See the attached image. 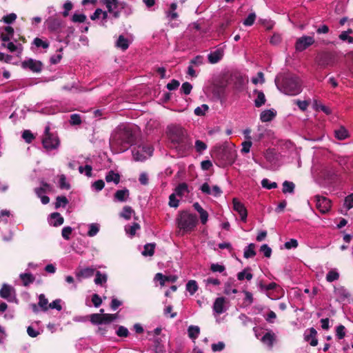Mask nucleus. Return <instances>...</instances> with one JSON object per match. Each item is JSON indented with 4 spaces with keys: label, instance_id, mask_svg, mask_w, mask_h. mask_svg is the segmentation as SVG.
<instances>
[{
    "label": "nucleus",
    "instance_id": "1",
    "mask_svg": "<svg viewBox=\"0 0 353 353\" xmlns=\"http://www.w3.org/2000/svg\"><path fill=\"white\" fill-rule=\"evenodd\" d=\"M137 137L134 130L129 125H119L112 134L110 146L114 153H121L135 144Z\"/></svg>",
    "mask_w": 353,
    "mask_h": 353
},
{
    "label": "nucleus",
    "instance_id": "2",
    "mask_svg": "<svg viewBox=\"0 0 353 353\" xmlns=\"http://www.w3.org/2000/svg\"><path fill=\"white\" fill-rule=\"evenodd\" d=\"M168 136L171 143L174 145L179 154L185 156L192 148L191 139L186 130L180 125L168 127Z\"/></svg>",
    "mask_w": 353,
    "mask_h": 353
},
{
    "label": "nucleus",
    "instance_id": "3",
    "mask_svg": "<svg viewBox=\"0 0 353 353\" xmlns=\"http://www.w3.org/2000/svg\"><path fill=\"white\" fill-rule=\"evenodd\" d=\"M211 156L217 166L224 168L234 162L236 152L233 146L225 143L215 145L211 152Z\"/></svg>",
    "mask_w": 353,
    "mask_h": 353
},
{
    "label": "nucleus",
    "instance_id": "4",
    "mask_svg": "<svg viewBox=\"0 0 353 353\" xmlns=\"http://www.w3.org/2000/svg\"><path fill=\"white\" fill-rule=\"evenodd\" d=\"M176 222L177 227L183 232V234L190 233L194 231L198 223L196 214L182 211L178 214Z\"/></svg>",
    "mask_w": 353,
    "mask_h": 353
},
{
    "label": "nucleus",
    "instance_id": "5",
    "mask_svg": "<svg viewBox=\"0 0 353 353\" xmlns=\"http://www.w3.org/2000/svg\"><path fill=\"white\" fill-rule=\"evenodd\" d=\"M281 90L285 94L290 96L299 94L302 90L299 79L294 75H286L282 81Z\"/></svg>",
    "mask_w": 353,
    "mask_h": 353
},
{
    "label": "nucleus",
    "instance_id": "6",
    "mask_svg": "<svg viewBox=\"0 0 353 353\" xmlns=\"http://www.w3.org/2000/svg\"><path fill=\"white\" fill-rule=\"evenodd\" d=\"M336 61V56L330 52L319 53L315 57V63L321 69L332 67Z\"/></svg>",
    "mask_w": 353,
    "mask_h": 353
},
{
    "label": "nucleus",
    "instance_id": "7",
    "mask_svg": "<svg viewBox=\"0 0 353 353\" xmlns=\"http://www.w3.org/2000/svg\"><path fill=\"white\" fill-rule=\"evenodd\" d=\"M42 144L46 150L57 149L59 145V139L57 136L50 132V128L47 125L45 128L44 134L42 138Z\"/></svg>",
    "mask_w": 353,
    "mask_h": 353
},
{
    "label": "nucleus",
    "instance_id": "8",
    "mask_svg": "<svg viewBox=\"0 0 353 353\" xmlns=\"http://www.w3.org/2000/svg\"><path fill=\"white\" fill-rule=\"evenodd\" d=\"M314 42V39L311 36L301 37L296 39L295 50L298 52H302L313 45Z\"/></svg>",
    "mask_w": 353,
    "mask_h": 353
},
{
    "label": "nucleus",
    "instance_id": "9",
    "mask_svg": "<svg viewBox=\"0 0 353 353\" xmlns=\"http://www.w3.org/2000/svg\"><path fill=\"white\" fill-rule=\"evenodd\" d=\"M316 208L323 214L328 212L331 208V201L323 196H314Z\"/></svg>",
    "mask_w": 353,
    "mask_h": 353
},
{
    "label": "nucleus",
    "instance_id": "10",
    "mask_svg": "<svg viewBox=\"0 0 353 353\" xmlns=\"http://www.w3.org/2000/svg\"><path fill=\"white\" fill-rule=\"evenodd\" d=\"M21 66L24 69L28 68L33 72L39 73L42 71L43 65L40 61L29 59L28 60L23 61L21 63Z\"/></svg>",
    "mask_w": 353,
    "mask_h": 353
},
{
    "label": "nucleus",
    "instance_id": "11",
    "mask_svg": "<svg viewBox=\"0 0 353 353\" xmlns=\"http://www.w3.org/2000/svg\"><path fill=\"white\" fill-rule=\"evenodd\" d=\"M233 209L236 211L240 216L241 220L245 222L248 216V211L245 208L244 205L241 203L236 198L232 199Z\"/></svg>",
    "mask_w": 353,
    "mask_h": 353
},
{
    "label": "nucleus",
    "instance_id": "12",
    "mask_svg": "<svg viewBox=\"0 0 353 353\" xmlns=\"http://www.w3.org/2000/svg\"><path fill=\"white\" fill-rule=\"evenodd\" d=\"M317 332L314 327H311L305 330L304 333V339L305 341L309 342L310 345L316 346L318 340L316 339Z\"/></svg>",
    "mask_w": 353,
    "mask_h": 353
},
{
    "label": "nucleus",
    "instance_id": "13",
    "mask_svg": "<svg viewBox=\"0 0 353 353\" xmlns=\"http://www.w3.org/2000/svg\"><path fill=\"white\" fill-rule=\"evenodd\" d=\"M49 223L54 227L61 225L64 222L63 217L59 212H53L50 214Z\"/></svg>",
    "mask_w": 353,
    "mask_h": 353
},
{
    "label": "nucleus",
    "instance_id": "14",
    "mask_svg": "<svg viewBox=\"0 0 353 353\" xmlns=\"http://www.w3.org/2000/svg\"><path fill=\"white\" fill-rule=\"evenodd\" d=\"M223 57V50L219 48L215 51L210 53L208 56V61L210 63L214 64L218 63Z\"/></svg>",
    "mask_w": 353,
    "mask_h": 353
},
{
    "label": "nucleus",
    "instance_id": "15",
    "mask_svg": "<svg viewBox=\"0 0 353 353\" xmlns=\"http://www.w3.org/2000/svg\"><path fill=\"white\" fill-rule=\"evenodd\" d=\"M61 21L57 18H50L48 21V28L51 32H58L61 30Z\"/></svg>",
    "mask_w": 353,
    "mask_h": 353
},
{
    "label": "nucleus",
    "instance_id": "16",
    "mask_svg": "<svg viewBox=\"0 0 353 353\" xmlns=\"http://www.w3.org/2000/svg\"><path fill=\"white\" fill-rule=\"evenodd\" d=\"M52 191V185L43 181H41V187L34 188V192L37 196H41L43 194L51 192Z\"/></svg>",
    "mask_w": 353,
    "mask_h": 353
},
{
    "label": "nucleus",
    "instance_id": "17",
    "mask_svg": "<svg viewBox=\"0 0 353 353\" xmlns=\"http://www.w3.org/2000/svg\"><path fill=\"white\" fill-rule=\"evenodd\" d=\"M193 207L194 210L199 212L201 223L203 225L205 224L208 219V212L205 210L198 202L194 203Z\"/></svg>",
    "mask_w": 353,
    "mask_h": 353
},
{
    "label": "nucleus",
    "instance_id": "18",
    "mask_svg": "<svg viewBox=\"0 0 353 353\" xmlns=\"http://www.w3.org/2000/svg\"><path fill=\"white\" fill-rule=\"evenodd\" d=\"M225 302V299L224 297H218L215 299L213 304V310L214 311L220 314L224 312V304Z\"/></svg>",
    "mask_w": 353,
    "mask_h": 353
},
{
    "label": "nucleus",
    "instance_id": "19",
    "mask_svg": "<svg viewBox=\"0 0 353 353\" xmlns=\"http://www.w3.org/2000/svg\"><path fill=\"white\" fill-rule=\"evenodd\" d=\"M129 190L127 188H124L123 190H119L116 191V192L114 194V199L115 201L119 202H124L127 201L128 198L129 197Z\"/></svg>",
    "mask_w": 353,
    "mask_h": 353
},
{
    "label": "nucleus",
    "instance_id": "20",
    "mask_svg": "<svg viewBox=\"0 0 353 353\" xmlns=\"http://www.w3.org/2000/svg\"><path fill=\"white\" fill-rule=\"evenodd\" d=\"M178 277L176 275L165 276L161 273H157L155 275V279L160 281L161 285H164L166 281L174 283Z\"/></svg>",
    "mask_w": 353,
    "mask_h": 353
},
{
    "label": "nucleus",
    "instance_id": "21",
    "mask_svg": "<svg viewBox=\"0 0 353 353\" xmlns=\"http://www.w3.org/2000/svg\"><path fill=\"white\" fill-rule=\"evenodd\" d=\"M276 115V112L273 109L266 110L261 112L260 114V119L262 122H269L271 121Z\"/></svg>",
    "mask_w": 353,
    "mask_h": 353
},
{
    "label": "nucleus",
    "instance_id": "22",
    "mask_svg": "<svg viewBox=\"0 0 353 353\" xmlns=\"http://www.w3.org/2000/svg\"><path fill=\"white\" fill-rule=\"evenodd\" d=\"M254 93L257 95L256 99L254 100V105L256 108H260L266 102L265 94L261 90H254Z\"/></svg>",
    "mask_w": 353,
    "mask_h": 353
},
{
    "label": "nucleus",
    "instance_id": "23",
    "mask_svg": "<svg viewBox=\"0 0 353 353\" xmlns=\"http://www.w3.org/2000/svg\"><path fill=\"white\" fill-rule=\"evenodd\" d=\"M95 269L94 268H85L81 270L77 273V276L79 278H89L94 275Z\"/></svg>",
    "mask_w": 353,
    "mask_h": 353
},
{
    "label": "nucleus",
    "instance_id": "24",
    "mask_svg": "<svg viewBox=\"0 0 353 353\" xmlns=\"http://www.w3.org/2000/svg\"><path fill=\"white\" fill-rule=\"evenodd\" d=\"M105 181L108 183L114 182L115 184H118L120 182V175L119 173H116L114 171L110 170L105 176Z\"/></svg>",
    "mask_w": 353,
    "mask_h": 353
},
{
    "label": "nucleus",
    "instance_id": "25",
    "mask_svg": "<svg viewBox=\"0 0 353 353\" xmlns=\"http://www.w3.org/2000/svg\"><path fill=\"white\" fill-rule=\"evenodd\" d=\"M13 288L8 284H3L0 290V296L3 299H8L10 295Z\"/></svg>",
    "mask_w": 353,
    "mask_h": 353
},
{
    "label": "nucleus",
    "instance_id": "26",
    "mask_svg": "<svg viewBox=\"0 0 353 353\" xmlns=\"http://www.w3.org/2000/svg\"><path fill=\"white\" fill-rule=\"evenodd\" d=\"M19 277L21 279L23 285L24 286L29 285L30 283H32L35 280L34 276L31 273L21 274Z\"/></svg>",
    "mask_w": 353,
    "mask_h": 353
},
{
    "label": "nucleus",
    "instance_id": "27",
    "mask_svg": "<svg viewBox=\"0 0 353 353\" xmlns=\"http://www.w3.org/2000/svg\"><path fill=\"white\" fill-rule=\"evenodd\" d=\"M132 155L135 161H143L146 159L147 157L142 151V146L139 145L137 149L132 150Z\"/></svg>",
    "mask_w": 353,
    "mask_h": 353
},
{
    "label": "nucleus",
    "instance_id": "28",
    "mask_svg": "<svg viewBox=\"0 0 353 353\" xmlns=\"http://www.w3.org/2000/svg\"><path fill=\"white\" fill-rule=\"evenodd\" d=\"M255 244L250 243L244 250L243 256L245 259L254 257L256 255Z\"/></svg>",
    "mask_w": 353,
    "mask_h": 353
},
{
    "label": "nucleus",
    "instance_id": "29",
    "mask_svg": "<svg viewBox=\"0 0 353 353\" xmlns=\"http://www.w3.org/2000/svg\"><path fill=\"white\" fill-rule=\"evenodd\" d=\"M200 333V328L196 325H190L188 329V336L192 339L195 340L198 338L199 334Z\"/></svg>",
    "mask_w": 353,
    "mask_h": 353
},
{
    "label": "nucleus",
    "instance_id": "30",
    "mask_svg": "<svg viewBox=\"0 0 353 353\" xmlns=\"http://www.w3.org/2000/svg\"><path fill=\"white\" fill-rule=\"evenodd\" d=\"M156 247V243H147L144 245L143 251L142 252V254L145 256H152L154 254V249Z\"/></svg>",
    "mask_w": 353,
    "mask_h": 353
},
{
    "label": "nucleus",
    "instance_id": "31",
    "mask_svg": "<svg viewBox=\"0 0 353 353\" xmlns=\"http://www.w3.org/2000/svg\"><path fill=\"white\" fill-rule=\"evenodd\" d=\"M116 46L123 50H125L129 47L128 40L123 35H120L117 41Z\"/></svg>",
    "mask_w": 353,
    "mask_h": 353
},
{
    "label": "nucleus",
    "instance_id": "32",
    "mask_svg": "<svg viewBox=\"0 0 353 353\" xmlns=\"http://www.w3.org/2000/svg\"><path fill=\"white\" fill-rule=\"evenodd\" d=\"M274 339V334L272 332H268L263 336L261 341L269 346H272Z\"/></svg>",
    "mask_w": 353,
    "mask_h": 353
},
{
    "label": "nucleus",
    "instance_id": "33",
    "mask_svg": "<svg viewBox=\"0 0 353 353\" xmlns=\"http://www.w3.org/2000/svg\"><path fill=\"white\" fill-rule=\"evenodd\" d=\"M335 137L339 140H344L348 137V131L343 126L334 131Z\"/></svg>",
    "mask_w": 353,
    "mask_h": 353
},
{
    "label": "nucleus",
    "instance_id": "34",
    "mask_svg": "<svg viewBox=\"0 0 353 353\" xmlns=\"http://www.w3.org/2000/svg\"><path fill=\"white\" fill-rule=\"evenodd\" d=\"M295 185L292 181H285L283 183V192L284 194L290 193L292 194L294 192Z\"/></svg>",
    "mask_w": 353,
    "mask_h": 353
},
{
    "label": "nucleus",
    "instance_id": "35",
    "mask_svg": "<svg viewBox=\"0 0 353 353\" xmlns=\"http://www.w3.org/2000/svg\"><path fill=\"white\" fill-rule=\"evenodd\" d=\"M96 276L94 279V283L97 285H103L104 283L107 282V275L105 274L101 273L99 271H96L95 274Z\"/></svg>",
    "mask_w": 353,
    "mask_h": 353
},
{
    "label": "nucleus",
    "instance_id": "36",
    "mask_svg": "<svg viewBox=\"0 0 353 353\" xmlns=\"http://www.w3.org/2000/svg\"><path fill=\"white\" fill-rule=\"evenodd\" d=\"M188 192V186L185 183H179L175 188V194L179 196H183L185 192Z\"/></svg>",
    "mask_w": 353,
    "mask_h": 353
},
{
    "label": "nucleus",
    "instance_id": "37",
    "mask_svg": "<svg viewBox=\"0 0 353 353\" xmlns=\"http://www.w3.org/2000/svg\"><path fill=\"white\" fill-rule=\"evenodd\" d=\"M134 210L130 206H124L123 211L121 212L120 216L126 220L131 219L132 214L134 213Z\"/></svg>",
    "mask_w": 353,
    "mask_h": 353
},
{
    "label": "nucleus",
    "instance_id": "38",
    "mask_svg": "<svg viewBox=\"0 0 353 353\" xmlns=\"http://www.w3.org/2000/svg\"><path fill=\"white\" fill-rule=\"evenodd\" d=\"M48 301L46 298L43 294H41L39 296V306L42 309L43 311H47L49 308V305L48 306Z\"/></svg>",
    "mask_w": 353,
    "mask_h": 353
},
{
    "label": "nucleus",
    "instance_id": "39",
    "mask_svg": "<svg viewBox=\"0 0 353 353\" xmlns=\"http://www.w3.org/2000/svg\"><path fill=\"white\" fill-rule=\"evenodd\" d=\"M140 225L137 223H133L130 226H125V231L127 234H129L131 236L135 235L137 230L140 229Z\"/></svg>",
    "mask_w": 353,
    "mask_h": 353
},
{
    "label": "nucleus",
    "instance_id": "40",
    "mask_svg": "<svg viewBox=\"0 0 353 353\" xmlns=\"http://www.w3.org/2000/svg\"><path fill=\"white\" fill-rule=\"evenodd\" d=\"M186 290L190 293V294H194L198 290V285L196 281H189L186 284Z\"/></svg>",
    "mask_w": 353,
    "mask_h": 353
},
{
    "label": "nucleus",
    "instance_id": "41",
    "mask_svg": "<svg viewBox=\"0 0 353 353\" xmlns=\"http://www.w3.org/2000/svg\"><path fill=\"white\" fill-rule=\"evenodd\" d=\"M68 203L69 201L65 196H58L56 199L55 208L58 209L61 206L65 207Z\"/></svg>",
    "mask_w": 353,
    "mask_h": 353
},
{
    "label": "nucleus",
    "instance_id": "42",
    "mask_svg": "<svg viewBox=\"0 0 353 353\" xmlns=\"http://www.w3.org/2000/svg\"><path fill=\"white\" fill-rule=\"evenodd\" d=\"M117 314H102V324H108L115 320Z\"/></svg>",
    "mask_w": 353,
    "mask_h": 353
},
{
    "label": "nucleus",
    "instance_id": "43",
    "mask_svg": "<svg viewBox=\"0 0 353 353\" xmlns=\"http://www.w3.org/2000/svg\"><path fill=\"white\" fill-rule=\"evenodd\" d=\"M261 185H262V187L263 188H265L267 190H271V189L276 188L277 186H278L277 183L276 182H271L268 179H263L261 181Z\"/></svg>",
    "mask_w": 353,
    "mask_h": 353
},
{
    "label": "nucleus",
    "instance_id": "44",
    "mask_svg": "<svg viewBox=\"0 0 353 353\" xmlns=\"http://www.w3.org/2000/svg\"><path fill=\"white\" fill-rule=\"evenodd\" d=\"M22 138L28 143H30L34 139V135L29 130H25L22 133Z\"/></svg>",
    "mask_w": 353,
    "mask_h": 353
},
{
    "label": "nucleus",
    "instance_id": "45",
    "mask_svg": "<svg viewBox=\"0 0 353 353\" xmlns=\"http://www.w3.org/2000/svg\"><path fill=\"white\" fill-rule=\"evenodd\" d=\"M116 334L119 337L126 338L129 336L130 332L125 327L119 325L116 331Z\"/></svg>",
    "mask_w": 353,
    "mask_h": 353
},
{
    "label": "nucleus",
    "instance_id": "46",
    "mask_svg": "<svg viewBox=\"0 0 353 353\" xmlns=\"http://www.w3.org/2000/svg\"><path fill=\"white\" fill-rule=\"evenodd\" d=\"M90 321L94 325L102 324V314H92L90 316Z\"/></svg>",
    "mask_w": 353,
    "mask_h": 353
},
{
    "label": "nucleus",
    "instance_id": "47",
    "mask_svg": "<svg viewBox=\"0 0 353 353\" xmlns=\"http://www.w3.org/2000/svg\"><path fill=\"white\" fill-rule=\"evenodd\" d=\"M209 109V107L206 104H203L201 106H199L194 109V114L196 116H204L205 112H207Z\"/></svg>",
    "mask_w": 353,
    "mask_h": 353
},
{
    "label": "nucleus",
    "instance_id": "48",
    "mask_svg": "<svg viewBox=\"0 0 353 353\" xmlns=\"http://www.w3.org/2000/svg\"><path fill=\"white\" fill-rule=\"evenodd\" d=\"M339 278V274L334 270L329 271L326 275V280L328 282H333L334 281L338 280Z\"/></svg>",
    "mask_w": 353,
    "mask_h": 353
},
{
    "label": "nucleus",
    "instance_id": "49",
    "mask_svg": "<svg viewBox=\"0 0 353 353\" xmlns=\"http://www.w3.org/2000/svg\"><path fill=\"white\" fill-rule=\"evenodd\" d=\"M59 188L61 189L69 190L70 185L66 181V177L64 174H61L59 178Z\"/></svg>",
    "mask_w": 353,
    "mask_h": 353
},
{
    "label": "nucleus",
    "instance_id": "50",
    "mask_svg": "<svg viewBox=\"0 0 353 353\" xmlns=\"http://www.w3.org/2000/svg\"><path fill=\"white\" fill-rule=\"evenodd\" d=\"M33 43L37 47V48H39V47H41L44 49H46L49 47V43L47 42V41H43L40 38H35L33 41Z\"/></svg>",
    "mask_w": 353,
    "mask_h": 353
},
{
    "label": "nucleus",
    "instance_id": "51",
    "mask_svg": "<svg viewBox=\"0 0 353 353\" xmlns=\"http://www.w3.org/2000/svg\"><path fill=\"white\" fill-rule=\"evenodd\" d=\"M87 19L84 14H74L72 17V21L74 23H83Z\"/></svg>",
    "mask_w": 353,
    "mask_h": 353
},
{
    "label": "nucleus",
    "instance_id": "52",
    "mask_svg": "<svg viewBox=\"0 0 353 353\" xmlns=\"http://www.w3.org/2000/svg\"><path fill=\"white\" fill-rule=\"evenodd\" d=\"M344 206L346 208L347 210L353 208V194H351L345 198Z\"/></svg>",
    "mask_w": 353,
    "mask_h": 353
},
{
    "label": "nucleus",
    "instance_id": "53",
    "mask_svg": "<svg viewBox=\"0 0 353 353\" xmlns=\"http://www.w3.org/2000/svg\"><path fill=\"white\" fill-rule=\"evenodd\" d=\"M207 145L201 140H196L195 141V149L197 152L201 153L203 151L206 150Z\"/></svg>",
    "mask_w": 353,
    "mask_h": 353
},
{
    "label": "nucleus",
    "instance_id": "54",
    "mask_svg": "<svg viewBox=\"0 0 353 353\" xmlns=\"http://www.w3.org/2000/svg\"><path fill=\"white\" fill-rule=\"evenodd\" d=\"M72 232V228L70 226L64 227L61 231V235L63 238L65 240H69L70 239V234Z\"/></svg>",
    "mask_w": 353,
    "mask_h": 353
},
{
    "label": "nucleus",
    "instance_id": "55",
    "mask_svg": "<svg viewBox=\"0 0 353 353\" xmlns=\"http://www.w3.org/2000/svg\"><path fill=\"white\" fill-rule=\"evenodd\" d=\"M260 252L263 253V255L266 258H270L272 254V249L267 245L263 244L260 248Z\"/></svg>",
    "mask_w": 353,
    "mask_h": 353
},
{
    "label": "nucleus",
    "instance_id": "56",
    "mask_svg": "<svg viewBox=\"0 0 353 353\" xmlns=\"http://www.w3.org/2000/svg\"><path fill=\"white\" fill-rule=\"evenodd\" d=\"M256 19V14L254 13H250L248 14L247 18L243 21V25L246 26H252Z\"/></svg>",
    "mask_w": 353,
    "mask_h": 353
},
{
    "label": "nucleus",
    "instance_id": "57",
    "mask_svg": "<svg viewBox=\"0 0 353 353\" xmlns=\"http://www.w3.org/2000/svg\"><path fill=\"white\" fill-rule=\"evenodd\" d=\"M225 268L223 265H219L218 263H212L210 265V270L213 272H223L225 271Z\"/></svg>",
    "mask_w": 353,
    "mask_h": 353
},
{
    "label": "nucleus",
    "instance_id": "58",
    "mask_svg": "<svg viewBox=\"0 0 353 353\" xmlns=\"http://www.w3.org/2000/svg\"><path fill=\"white\" fill-rule=\"evenodd\" d=\"M294 103H296L298 107L302 111H305L307 110L308 105H310V102L307 101H301L299 99L294 100Z\"/></svg>",
    "mask_w": 353,
    "mask_h": 353
},
{
    "label": "nucleus",
    "instance_id": "59",
    "mask_svg": "<svg viewBox=\"0 0 353 353\" xmlns=\"http://www.w3.org/2000/svg\"><path fill=\"white\" fill-rule=\"evenodd\" d=\"M70 123L71 125H79L81 123V119L79 114H72L70 115Z\"/></svg>",
    "mask_w": 353,
    "mask_h": 353
},
{
    "label": "nucleus",
    "instance_id": "60",
    "mask_svg": "<svg viewBox=\"0 0 353 353\" xmlns=\"http://www.w3.org/2000/svg\"><path fill=\"white\" fill-rule=\"evenodd\" d=\"M345 327L343 325H339L336 327V336L339 339H342L345 337Z\"/></svg>",
    "mask_w": 353,
    "mask_h": 353
},
{
    "label": "nucleus",
    "instance_id": "61",
    "mask_svg": "<svg viewBox=\"0 0 353 353\" xmlns=\"http://www.w3.org/2000/svg\"><path fill=\"white\" fill-rule=\"evenodd\" d=\"M17 19V14L14 13H10L3 17V21L6 23L10 24L13 23Z\"/></svg>",
    "mask_w": 353,
    "mask_h": 353
},
{
    "label": "nucleus",
    "instance_id": "62",
    "mask_svg": "<svg viewBox=\"0 0 353 353\" xmlns=\"http://www.w3.org/2000/svg\"><path fill=\"white\" fill-rule=\"evenodd\" d=\"M243 293L245 294V299H244V303L246 304V305H250L253 303L254 298L252 296V294L248 291H243Z\"/></svg>",
    "mask_w": 353,
    "mask_h": 353
},
{
    "label": "nucleus",
    "instance_id": "63",
    "mask_svg": "<svg viewBox=\"0 0 353 353\" xmlns=\"http://www.w3.org/2000/svg\"><path fill=\"white\" fill-rule=\"evenodd\" d=\"M99 230V227L97 226V225L94 224V223H92L91 225H90L89 230L88 232V235L89 236H94L98 233Z\"/></svg>",
    "mask_w": 353,
    "mask_h": 353
},
{
    "label": "nucleus",
    "instance_id": "64",
    "mask_svg": "<svg viewBox=\"0 0 353 353\" xmlns=\"http://www.w3.org/2000/svg\"><path fill=\"white\" fill-rule=\"evenodd\" d=\"M192 89V85L189 82L183 83L181 88L182 92H183L186 95L190 94Z\"/></svg>",
    "mask_w": 353,
    "mask_h": 353
}]
</instances>
